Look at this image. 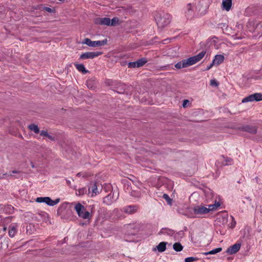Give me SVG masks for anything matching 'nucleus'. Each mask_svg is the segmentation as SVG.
<instances>
[{
    "mask_svg": "<svg viewBox=\"0 0 262 262\" xmlns=\"http://www.w3.org/2000/svg\"><path fill=\"white\" fill-rule=\"evenodd\" d=\"M205 51H202L198 55L183 59L177 63L174 67L177 69L185 68L194 64L200 61L205 56Z\"/></svg>",
    "mask_w": 262,
    "mask_h": 262,
    "instance_id": "1",
    "label": "nucleus"
},
{
    "mask_svg": "<svg viewBox=\"0 0 262 262\" xmlns=\"http://www.w3.org/2000/svg\"><path fill=\"white\" fill-rule=\"evenodd\" d=\"M170 14L164 12H158L155 16V20L159 28H163L168 25L171 20Z\"/></svg>",
    "mask_w": 262,
    "mask_h": 262,
    "instance_id": "2",
    "label": "nucleus"
},
{
    "mask_svg": "<svg viewBox=\"0 0 262 262\" xmlns=\"http://www.w3.org/2000/svg\"><path fill=\"white\" fill-rule=\"evenodd\" d=\"M220 206V204L219 202L208 205V208L202 205H198L193 207V211L195 215L200 216L208 213L210 211L216 209Z\"/></svg>",
    "mask_w": 262,
    "mask_h": 262,
    "instance_id": "3",
    "label": "nucleus"
},
{
    "mask_svg": "<svg viewBox=\"0 0 262 262\" xmlns=\"http://www.w3.org/2000/svg\"><path fill=\"white\" fill-rule=\"evenodd\" d=\"M102 189V186L99 183H91L88 188V195L93 197L98 194Z\"/></svg>",
    "mask_w": 262,
    "mask_h": 262,
    "instance_id": "4",
    "label": "nucleus"
},
{
    "mask_svg": "<svg viewBox=\"0 0 262 262\" xmlns=\"http://www.w3.org/2000/svg\"><path fill=\"white\" fill-rule=\"evenodd\" d=\"M36 202L38 203H45L47 205L53 206L57 204L60 202V199L57 198L55 200H52L50 197H38L36 199Z\"/></svg>",
    "mask_w": 262,
    "mask_h": 262,
    "instance_id": "5",
    "label": "nucleus"
},
{
    "mask_svg": "<svg viewBox=\"0 0 262 262\" xmlns=\"http://www.w3.org/2000/svg\"><path fill=\"white\" fill-rule=\"evenodd\" d=\"M107 40L105 39L103 40L92 41L89 38H85L83 40V43L86 44L90 47H100L105 45L107 43Z\"/></svg>",
    "mask_w": 262,
    "mask_h": 262,
    "instance_id": "6",
    "label": "nucleus"
},
{
    "mask_svg": "<svg viewBox=\"0 0 262 262\" xmlns=\"http://www.w3.org/2000/svg\"><path fill=\"white\" fill-rule=\"evenodd\" d=\"M94 211V205H90L86 207L85 208H84L83 206V219L87 220L86 222L89 223Z\"/></svg>",
    "mask_w": 262,
    "mask_h": 262,
    "instance_id": "7",
    "label": "nucleus"
},
{
    "mask_svg": "<svg viewBox=\"0 0 262 262\" xmlns=\"http://www.w3.org/2000/svg\"><path fill=\"white\" fill-rule=\"evenodd\" d=\"M260 100H262V94L260 93H255L244 98L242 100V102L243 103H245L247 102H251L253 101H258Z\"/></svg>",
    "mask_w": 262,
    "mask_h": 262,
    "instance_id": "8",
    "label": "nucleus"
},
{
    "mask_svg": "<svg viewBox=\"0 0 262 262\" xmlns=\"http://www.w3.org/2000/svg\"><path fill=\"white\" fill-rule=\"evenodd\" d=\"M200 5V2H199L197 4V6H194L193 4H189L187 5L186 9H187V16L189 17L192 15V12L194 11H200L201 9L199 8Z\"/></svg>",
    "mask_w": 262,
    "mask_h": 262,
    "instance_id": "9",
    "label": "nucleus"
},
{
    "mask_svg": "<svg viewBox=\"0 0 262 262\" xmlns=\"http://www.w3.org/2000/svg\"><path fill=\"white\" fill-rule=\"evenodd\" d=\"M241 129L252 134H255L257 131V127L256 126L246 125L242 126Z\"/></svg>",
    "mask_w": 262,
    "mask_h": 262,
    "instance_id": "10",
    "label": "nucleus"
},
{
    "mask_svg": "<svg viewBox=\"0 0 262 262\" xmlns=\"http://www.w3.org/2000/svg\"><path fill=\"white\" fill-rule=\"evenodd\" d=\"M138 208L137 205H129L123 207L122 210L126 213L133 214L137 212Z\"/></svg>",
    "mask_w": 262,
    "mask_h": 262,
    "instance_id": "11",
    "label": "nucleus"
},
{
    "mask_svg": "<svg viewBox=\"0 0 262 262\" xmlns=\"http://www.w3.org/2000/svg\"><path fill=\"white\" fill-rule=\"evenodd\" d=\"M102 54L101 52H87L83 53V59H93Z\"/></svg>",
    "mask_w": 262,
    "mask_h": 262,
    "instance_id": "12",
    "label": "nucleus"
},
{
    "mask_svg": "<svg viewBox=\"0 0 262 262\" xmlns=\"http://www.w3.org/2000/svg\"><path fill=\"white\" fill-rule=\"evenodd\" d=\"M95 21L98 25L110 26L111 19L108 17H98L95 19Z\"/></svg>",
    "mask_w": 262,
    "mask_h": 262,
    "instance_id": "13",
    "label": "nucleus"
},
{
    "mask_svg": "<svg viewBox=\"0 0 262 262\" xmlns=\"http://www.w3.org/2000/svg\"><path fill=\"white\" fill-rule=\"evenodd\" d=\"M228 221V215L224 214L219 215L216 220V224H220V225L224 226L227 224Z\"/></svg>",
    "mask_w": 262,
    "mask_h": 262,
    "instance_id": "14",
    "label": "nucleus"
},
{
    "mask_svg": "<svg viewBox=\"0 0 262 262\" xmlns=\"http://www.w3.org/2000/svg\"><path fill=\"white\" fill-rule=\"evenodd\" d=\"M241 245L238 243L235 244L234 245L229 247L226 250V252L229 254H233L236 253L241 248Z\"/></svg>",
    "mask_w": 262,
    "mask_h": 262,
    "instance_id": "15",
    "label": "nucleus"
},
{
    "mask_svg": "<svg viewBox=\"0 0 262 262\" xmlns=\"http://www.w3.org/2000/svg\"><path fill=\"white\" fill-rule=\"evenodd\" d=\"M114 192H111L107 196L103 198V203L107 205L112 204L115 201L114 197Z\"/></svg>",
    "mask_w": 262,
    "mask_h": 262,
    "instance_id": "16",
    "label": "nucleus"
},
{
    "mask_svg": "<svg viewBox=\"0 0 262 262\" xmlns=\"http://www.w3.org/2000/svg\"><path fill=\"white\" fill-rule=\"evenodd\" d=\"M224 59L225 58L224 55H216L212 60L213 64H214L215 65H219L224 61Z\"/></svg>",
    "mask_w": 262,
    "mask_h": 262,
    "instance_id": "17",
    "label": "nucleus"
},
{
    "mask_svg": "<svg viewBox=\"0 0 262 262\" xmlns=\"http://www.w3.org/2000/svg\"><path fill=\"white\" fill-rule=\"evenodd\" d=\"M259 25V24L256 21H249L247 25V27L249 29L250 31H254Z\"/></svg>",
    "mask_w": 262,
    "mask_h": 262,
    "instance_id": "18",
    "label": "nucleus"
},
{
    "mask_svg": "<svg viewBox=\"0 0 262 262\" xmlns=\"http://www.w3.org/2000/svg\"><path fill=\"white\" fill-rule=\"evenodd\" d=\"M174 233V231L173 230L167 228H162L159 232V234H165L169 236H172Z\"/></svg>",
    "mask_w": 262,
    "mask_h": 262,
    "instance_id": "19",
    "label": "nucleus"
},
{
    "mask_svg": "<svg viewBox=\"0 0 262 262\" xmlns=\"http://www.w3.org/2000/svg\"><path fill=\"white\" fill-rule=\"evenodd\" d=\"M222 6L223 9L228 11L232 6V1H223Z\"/></svg>",
    "mask_w": 262,
    "mask_h": 262,
    "instance_id": "20",
    "label": "nucleus"
},
{
    "mask_svg": "<svg viewBox=\"0 0 262 262\" xmlns=\"http://www.w3.org/2000/svg\"><path fill=\"white\" fill-rule=\"evenodd\" d=\"M86 84L88 88L93 89L96 84V80L94 78H92L88 80L86 82Z\"/></svg>",
    "mask_w": 262,
    "mask_h": 262,
    "instance_id": "21",
    "label": "nucleus"
},
{
    "mask_svg": "<svg viewBox=\"0 0 262 262\" xmlns=\"http://www.w3.org/2000/svg\"><path fill=\"white\" fill-rule=\"evenodd\" d=\"M16 232H17V229H16V227L15 226L10 225L9 226V230L8 233H9V235L10 237H14V235H15Z\"/></svg>",
    "mask_w": 262,
    "mask_h": 262,
    "instance_id": "22",
    "label": "nucleus"
},
{
    "mask_svg": "<svg viewBox=\"0 0 262 262\" xmlns=\"http://www.w3.org/2000/svg\"><path fill=\"white\" fill-rule=\"evenodd\" d=\"M68 205H69V203H67V202H64V203L61 204L58 209V210H57L58 214H62L63 213V211L65 210L67 208Z\"/></svg>",
    "mask_w": 262,
    "mask_h": 262,
    "instance_id": "23",
    "label": "nucleus"
},
{
    "mask_svg": "<svg viewBox=\"0 0 262 262\" xmlns=\"http://www.w3.org/2000/svg\"><path fill=\"white\" fill-rule=\"evenodd\" d=\"M166 244L167 243L164 242L160 243L157 246V250L160 252H164L166 250Z\"/></svg>",
    "mask_w": 262,
    "mask_h": 262,
    "instance_id": "24",
    "label": "nucleus"
},
{
    "mask_svg": "<svg viewBox=\"0 0 262 262\" xmlns=\"http://www.w3.org/2000/svg\"><path fill=\"white\" fill-rule=\"evenodd\" d=\"M10 216L4 217L0 215V226H4L5 223H8L11 221Z\"/></svg>",
    "mask_w": 262,
    "mask_h": 262,
    "instance_id": "25",
    "label": "nucleus"
},
{
    "mask_svg": "<svg viewBox=\"0 0 262 262\" xmlns=\"http://www.w3.org/2000/svg\"><path fill=\"white\" fill-rule=\"evenodd\" d=\"M28 128L33 131L35 134H38L39 133V129L38 126L35 124H31L28 126Z\"/></svg>",
    "mask_w": 262,
    "mask_h": 262,
    "instance_id": "26",
    "label": "nucleus"
},
{
    "mask_svg": "<svg viewBox=\"0 0 262 262\" xmlns=\"http://www.w3.org/2000/svg\"><path fill=\"white\" fill-rule=\"evenodd\" d=\"M74 209L75 211L77 212L78 215L79 216H81L82 214V205L80 203H78V204L75 205Z\"/></svg>",
    "mask_w": 262,
    "mask_h": 262,
    "instance_id": "27",
    "label": "nucleus"
},
{
    "mask_svg": "<svg viewBox=\"0 0 262 262\" xmlns=\"http://www.w3.org/2000/svg\"><path fill=\"white\" fill-rule=\"evenodd\" d=\"M222 250V248H217L214 249L208 252H205L204 253V254L205 255H207L208 254H216V253L221 252Z\"/></svg>",
    "mask_w": 262,
    "mask_h": 262,
    "instance_id": "28",
    "label": "nucleus"
},
{
    "mask_svg": "<svg viewBox=\"0 0 262 262\" xmlns=\"http://www.w3.org/2000/svg\"><path fill=\"white\" fill-rule=\"evenodd\" d=\"M173 249L177 252H180L183 250V247L180 243H176L173 245Z\"/></svg>",
    "mask_w": 262,
    "mask_h": 262,
    "instance_id": "29",
    "label": "nucleus"
},
{
    "mask_svg": "<svg viewBox=\"0 0 262 262\" xmlns=\"http://www.w3.org/2000/svg\"><path fill=\"white\" fill-rule=\"evenodd\" d=\"M130 195L136 198H139L141 196V192L139 190H132L130 192Z\"/></svg>",
    "mask_w": 262,
    "mask_h": 262,
    "instance_id": "30",
    "label": "nucleus"
},
{
    "mask_svg": "<svg viewBox=\"0 0 262 262\" xmlns=\"http://www.w3.org/2000/svg\"><path fill=\"white\" fill-rule=\"evenodd\" d=\"M40 135L42 136L46 137L51 140L53 141L54 140V138L53 136L50 135L46 130H41L40 132Z\"/></svg>",
    "mask_w": 262,
    "mask_h": 262,
    "instance_id": "31",
    "label": "nucleus"
},
{
    "mask_svg": "<svg viewBox=\"0 0 262 262\" xmlns=\"http://www.w3.org/2000/svg\"><path fill=\"white\" fill-rule=\"evenodd\" d=\"M147 60L145 58H141L137 61V68L143 66L145 63H146Z\"/></svg>",
    "mask_w": 262,
    "mask_h": 262,
    "instance_id": "32",
    "label": "nucleus"
},
{
    "mask_svg": "<svg viewBox=\"0 0 262 262\" xmlns=\"http://www.w3.org/2000/svg\"><path fill=\"white\" fill-rule=\"evenodd\" d=\"M9 208L10 209H12V206L11 205H0V213L5 212V210L6 208Z\"/></svg>",
    "mask_w": 262,
    "mask_h": 262,
    "instance_id": "33",
    "label": "nucleus"
},
{
    "mask_svg": "<svg viewBox=\"0 0 262 262\" xmlns=\"http://www.w3.org/2000/svg\"><path fill=\"white\" fill-rule=\"evenodd\" d=\"M199 259L198 258L195 257H188L185 259V262H192L196 261Z\"/></svg>",
    "mask_w": 262,
    "mask_h": 262,
    "instance_id": "34",
    "label": "nucleus"
},
{
    "mask_svg": "<svg viewBox=\"0 0 262 262\" xmlns=\"http://www.w3.org/2000/svg\"><path fill=\"white\" fill-rule=\"evenodd\" d=\"M119 19L117 17H114L111 20V23L110 26H114L118 24Z\"/></svg>",
    "mask_w": 262,
    "mask_h": 262,
    "instance_id": "35",
    "label": "nucleus"
},
{
    "mask_svg": "<svg viewBox=\"0 0 262 262\" xmlns=\"http://www.w3.org/2000/svg\"><path fill=\"white\" fill-rule=\"evenodd\" d=\"M128 68H134L137 67V61L129 62L128 64Z\"/></svg>",
    "mask_w": 262,
    "mask_h": 262,
    "instance_id": "36",
    "label": "nucleus"
},
{
    "mask_svg": "<svg viewBox=\"0 0 262 262\" xmlns=\"http://www.w3.org/2000/svg\"><path fill=\"white\" fill-rule=\"evenodd\" d=\"M210 85L214 86H217L219 83L215 79H212L210 80Z\"/></svg>",
    "mask_w": 262,
    "mask_h": 262,
    "instance_id": "37",
    "label": "nucleus"
},
{
    "mask_svg": "<svg viewBox=\"0 0 262 262\" xmlns=\"http://www.w3.org/2000/svg\"><path fill=\"white\" fill-rule=\"evenodd\" d=\"M43 9L48 12H50V13L54 12V9H52V8H50L47 7H43Z\"/></svg>",
    "mask_w": 262,
    "mask_h": 262,
    "instance_id": "38",
    "label": "nucleus"
},
{
    "mask_svg": "<svg viewBox=\"0 0 262 262\" xmlns=\"http://www.w3.org/2000/svg\"><path fill=\"white\" fill-rule=\"evenodd\" d=\"M163 198L165 200H166L169 203H170L171 202V200L170 199V198H169V195L167 194H163Z\"/></svg>",
    "mask_w": 262,
    "mask_h": 262,
    "instance_id": "39",
    "label": "nucleus"
},
{
    "mask_svg": "<svg viewBox=\"0 0 262 262\" xmlns=\"http://www.w3.org/2000/svg\"><path fill=\"white\" fill-rule=\"evenodd\" d=\"M231 219H232V222L230 224V227L233 228L235 226L236 222L233 216H231Z\"/></svg>",
    "mask_w": 262,
    "mask_h": 262,
    "instance_id": "40",
    "label": "nucleus"
},
{
    "mask_svg": "<svg viewBox=\"0 0 262 262\" xmlns=\"http://www.w3.org/2000/svg\"><path fill=\"white\" fill-rule=\"evenodd\" d=\"M74 65L79 72H82V64L74 63Z\"/></svg>",
    "mask_w": 262,
    "mask_h": 262,
    "instance_id": "41",
    "label": "nucleus"
},
{
    "mask_svg": "<svg viewBox=\"0 0 262 262\" xmlns=\"http://www.w3.org/2000/svg\"><path fill=\"white\" fill-rule=\"evenodd\" d=\"M13 207H12V209H10L9 208H6L5 213H11L13 211Z\"/></svg>",
    "mask_w": 262,
    "mask_h": 262,
    "instance_id": "42",
    "label": "nucleus"
},
{
    "mask_svg": "<svg viewBox=\"0 0 262 262\" xmlns=\"http://www.w3.org/2000/svg\"><path fill=\"white\" fill-rule=\"evenodd\" d=\"M189 103V101L188 100H184L183 102V106L184 107H185L187 104V103Z\"/></svg>",
    "mask_w": 262,
    "mask_h": 262,
    "instance_id": "43",
    "label": "nucleus"
},
{
    "mask_svg": "<svg viewBox=\"0 0 262 262\" xmlns=\"http://www.w3.org/2000/svg\"><path fill=\"white\" fill-rule=\"evenodd\" d=\"M214 65H215V64H213V62L212 61V62L210 63V64L207 67L206 70L207 71V70H210L212 67V66Z\"/></svg>",
    "mask_w": 262,
    "mask_h": 262,
    "instance_id": "44",
    "label": "nucleus"
},
{
    "mask_svg": "<svg viewBox=\"0 0 262 262\" xmlns=\"http://www.w3.org/2000/svg\"><path fill=\"white\" fill-rule=\"evenodd\" d=\"M19 173V171L17 170H13L10 172V174H8L9 176H12V173Z\"/></svg>",
    "mask_w": 262,
    "mask_h": 262,
    "instance_id": "45",
    "label": "nucleus"
},
{
    "mask_svg": "<svg viewBox=\"0 0 262 262\" xmlns=\"http://www.w3.org/2000/svg\"><path fill=\"white\" fill-rule=\"evenodd\" d=\"M76 194L77 195H81V189H79L78 190H76Z\"/></svg>",
    "mask_w": 262,
    "mask_h": 262,
    "instance_id": "46",
    "label": "nucleus"
},
{
    "mask_svg": "<svg viewBox=\"0 0 262 262\" xmlns=\"http://www.w3.org/2000/svg\"><path fill=\"white\" fill-rule=\"evenodd\" d=\"M88 72V71L85 69V68L83 66V74L87 73Z\"/></svg>",
    "mask_w": 262,
    "mask_h": 262,
    "instance_id": "47",
    "label": "nucleus"
},
{
    "mask_svg": "<svg viewBox=\"0 0 262 262\" xmlns=\"http://www.w3.org/2000/svg\"><path fill=\"white\" fill-rule=\"evenodd\" d=\"M232 160L231 159H229L227 160L226 164H230L231 163Z\"/></svg>",
    "mask_w": 262,
    "mask_h": 262,
    "instance_id": "48",
    "label": "nucleus"
},
{
    "mask_svg": "<svg viewBox=\"0 0 262 262\" xmlns=\"http://www.w3.org/2000/svg\"><path fill=\"white\" fill-rule=\"evenodd\" d=\"M6 175H7V173L3 174V175H2V174H0V179H2V178H4V176H6Z\"/></svg>",
    "mask_w": 262,
    "mask_h": 262,
    "instance_id": "49",
    "label": "nucleus"
},
{
    "mask_svg": "<svg viewBox=\"0 0 262 262\" xmlns=\"http://www.w3.org/2000/svg\"><path fill=\"white\" fill-rule=\"evenodd\" d=\"M31 167L32 168H35V165H34V164L33 163H31Z\"/></svg>",
    "mask_w": 262,
    "mask_h": 262,
    "instance_id": "50",
    "label": "nucleus"
},
{
    "mask_svg": "<svg viewBox=\"0 0 262 262\" xmlns=\"http://www.w3.org/2000/svg\"><path fill=\"white\" fill-rule=\"evenodd\" d=\"M6 229H7V228H6V227H4L3 228V230H4V231H6Z\"/></svg>",
    "mask_w": 262,
    "mask_h": 262,
    "instance_id": "51",
    "label": "nucleus"
},
{
    "mask_svg": "<svg viewBox=\"0 0 262 262\" xmlns=\"http://www.w3.org/2000/svg\"><path fill=\"white\" fill-rule=\"evenodd\" d=\"M80 58H82V54L80 56Z\"/></svg>",
    "mask_w": 262,
    "mask_h": 262,
    "instance_id": "52",
    "label": "nucleus"
},
{
    "mask_svg": "<svg viewBox=\"0 0 262 262\" xmlns=\"http://www.w3.org/2000/svg\"><path fill=\"white\" fill-rule=\"evenodd\" d=\"M74 203H72L71 204V205H74Z\"/></svg>",
    "mask_w": 262,
    "mask_h": 262,
    "instance_id": "53",
    "label": "nucleus"
},
{
    "mask_svg": "<svg viewBox=\"0 0 262 262\" xmlns=\"http://www.w3.org/2000/svg\"><path fill=\"white\" fill-rule=\"evenodd\" d=\"M74 189L76 190V187H74Z\"/></svg>",
    "mask_w": 262,
    "mask_h": 262,
    "instance_id": "54",
    "label": "nucleus"
},
{
    "mask_svg": "<svg viewBox=\"0 0 262 262\" xmlns=\"http://www.w3.org/2000/svg\"><path fill=\"white\" fill-rule=\"evenodd\" d=\"M92 262H93V261H92Z\"/></svg>",
    "mask_w": 262,
    "mask_h": 262,
    "instance_id": "55",
    "label": "nucleus"
}]
</instances>
